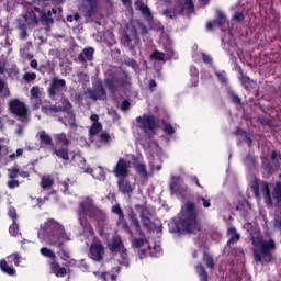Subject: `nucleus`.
<instances>
[{
  "mask_svg": "<svg viewBox=\"0 0 281 281\" xmlns=\"http://www.w3.org/2000/svg\"><path fill=\"white\" fill-rule=\"evenodd\" d=\"M38 236L47 240L53 247L59 249L58 256H60L61 260H69L71 258L69 249L65 248V243H69L71 236L67 234L63 224L54 218H49L41 226Z\"/></svg>",
  "mask_w": 281,
  "mask_h": 281,
  "instance_id": "nucleus-1",
  "label": "nucleus"
},
{
  "mask_svg": "<svg viewBox=\"0 0 281 281\" xmlns=\"http://www.w3.org/2000/svg\"><path fill=\"white\" fill-rule=\"evenodd\" d=\"M177 228L178 232L193 235L199 234V232L203 229L199 215L196 214L194 203L186 202L184 206H182L180 217L177 223Z\"/></svg>",
  "mask_w": 281,
  "mask_h": 281,
  "instance_id": "nucleus-2",
  "label": "nucleus"
},
{
  "mask_svg": "<svg viewBox=\"0 0 281 281\" xmlns=\"http://www.w3.org/2000/svg\"><path fill=\"white\" fill-rule=\"evenodd\" d=\"M254 245V260L255 262H266V265H269L271 260H273V251H276V240L269 239H252Z\"/></svg>",
  "mask_w": 281,
  "mask_h": 281,
  "instance_id": "nucleus-3",
  "label": "nucleus"
},
{
  "mask_svg": "<svg viewBox=\"0 0 281 281\" xmlns=\"http://www.w3.org/2000/svg\"><path fill=\"white\" fill-rule=\"evenodd\" d=\"M53 155H56L64 161H69V145L71 142L67 137L66 133H59L54 135Z\"/></svg>",
  "mask_w": 281,
  "mask_h": 281,
  "instance_id": "nucleus-4",
  "label": "nucleus"
},
{
  "mask_svg": "<svg viewBox=\"0 0 281 281\" xmlns=\"http://www.w3.org/2000/svg\"><path fill=\"white\" fill-rule=\"evenodd\" d=\"M137 124H139L140 131L148 135H155L159 128V123H157V117L153 114H143L142 116L136 117Z\"/></svg>",
  "mask_w": 281,
  "mask_h": 281,
  "instance_id": "nucleus-5",
  "label": "nucleus"
},
{
  "mask_svg": "<svg viewBox=\"0 0 281 281\" xmlns=\"http://www.w3.org/2000/svg\"><path fill=\"white\" fill-rule=\"evenodd\" d=\"M8 110L11 115H14L20 122H27L29 109L25 102L21 99H11L8 102Z\"/></svg>",
  "mask_w": 281,
  "mask_h": 281,
  "instance_id": "nucleus-6",
  "label": "nucleus"
},
{
  "mask_svg": "<svg viewBox=\"0 0 281 281\" xmlns=\"http://www.w3.org/2000/svg\"><path fill=\"white\" fill-rule=\"evenodd\" d=\"M40 254L44 256V258H49L50 260H53L49 263L50 273H54L56 278H65V276H67V268L60 267V263L56 261V254L53 252L52 249L47 247H42L40 249Z\"/></svg>",
  "mask_w": 281,
  "mask_h": 281,
  "instance_id": "nucleus-7",
  "label": "nucleus"
},
{
  "mask_svg": "<svg viewBox=\"0 0 281 281\" xmlns=\"http://www.w3.org/2000/svg\"><path fill=\"white\" fill-rule=\"evenodd\" d=\"M67 90V81L58 77H54L50 80V85L47 88L48 98L56 100L65 94Z\"/></svg>",
  "mask_w": 281,
  "mask_h": 281,
  "instance_id": "nucleus-8",
  "label": "nucleus"
},
{
  "mask_svg": "<svg viewBox=\"0 0 281 281\" xmlns=\"http://www.w3.org/2000/svg\"><path fill=\"white\" fill-rule=\"evenodd\" d=\"M98 213V207H95V204L93 203V199L87 196L85 198L77 209V216L78 218H93L95 214Z\"/></svg>",
  "mask_w": 281,
  "mask_h": 281,
  "instance_id": "nucleus-9",
  "label": "nucleus"
},
{
  "mask_svg": "<svg viewBox=\"0 0 281 281\" xmlns=\"http://www.w3.org/2000/svg\"><path fill=\"white\" fill-rule=\"evenodd\" d=\"M192 14L194 12V2L192 0H183V3H179L175 9H166L162 14L168 19H175L177 14H183L186 12Z\"/></svg>",
  "mask_w": 281,
  "mask_h": 281,
  "instance_id": "nucleus-10",
  "label": "nucleus"
},
{
  "mask_svg": "<svg viewBox=\"0 0 281 281\" xmlns=\"http://www.w3.org/2000/svg\"><path fill=\"white\" fill-rule=\"evenodd\" d=\"M139 41V36L137 35V27L132 26L127 30L125 34L121 37V44L123 47H127L130 52H135V44Z\"/></svg>",
  "mask_w": 281,
  "mask_h": 281,
  "instance_id": "nucleus-11",
  "label": "nucleus"
},
{
  "mask_svg": "<svg viewBox=\"0 0 281 281\" xmlns=\"http://www.w3.org/2000/svg\"><path fill=\"white\" fill-rule=\"evenodd\" d=\"M170 191L177 196H186V192H188V184L183 182V178H181V176L171 177Z\"/></svg>",
  "mask_w": 281,
  "mask_h": 281,
  "instance_id": "nucleus-12",
  "label": "nucleus"
},
{
  "mask_svg": "<svg viewBox=\"0 0 281 281\" xmlns=\"http://www.w3.org/2000/svg\"><path fill=\"white\" fill-rule=\"evenodd\" d=\"M111 212L112 214L117 215V227H122L124 232H126V234L133 237V229H131V226H128V222H126V218L124 217V211H122V206L120 204H115L112 206Z\"/></svg>",
  "mask_w": 281,
  "mask_h": 281,
  "instance_id": "nucleus-13",
  "label": "nucleus"
},
{
  "mask_svg": "<svg viewBox=\"0 0 281 281\" xmlns=\"http://www.w3.org/2000/svg\"><path fill=\"white\" fill-rule=\"evenodd\" d=\"M66 106H60L52 104L50 101H43V103L41 104L42 113H45V115H54V113H65L68 109H71V102H69V100H66Z\"/></svg>",
  "mask_w": 281,
  "mask_h": 281,
  "instance_id": "nucleus-14",
  "label": "nucleus"
},
{
  "mask_svg": "<svg viewBox=\"0 0 281 281\" xmlns=\"http://www.w3.org/2000/svg\"><path fill=\"white\" fill-rule=\"evenodd\" d=\"M128 168H131V161L120 158L113 168V175L116 179H126L128 177Z\"/></svg>",
  "mask_w": 281,
  "mask_h": 281,
  "instance_id": "nucleus-15",
  "label": "nucleus"
},
{
  "mask_svg": "<svg viewBox=\"0 0 281 281\" xmlns=\"http://www.w3.org/2000/svg\"><path fill=\"white\" fill-rule=\"evenodd\" d=\"M88 97L94 102L98 100H104V98H106V89H104L102 80H98L93 86V89L88 90Z\"/></svg>",
  "mask_w": 281,
  "mask_h": 281,
  "instance_id": "nucleus-16",
  "label": "nucleus"
},
{
  "mask_svg": "<svg viewBox=\"0 0 281 281\" xmlns=\"http://www.w3.org/2000/svg\"><path fill=\"white\" fill-rule=\"evenodd\" d=\"M30 101L34 109V111H38L41 109V104H43V91L38 86H33L30 90Z\"/></svg>",
  "mask_w": 281,
  "mask_h": 281,
  "instance_id": "nucleus-17",
  "label": "nucleus"
},
{
  "mask_svg": "<svg viewBox=\"0 0 281 281\" xmlns=\"http://www.w3.org/2000/svg\"><path fill=\"white\" fill-rule=\"evenodd\" d=\"M109 249L112 254H121V256H126V248H124V241L120 235H114L109 243Z\"/></svg>",
  "mask_w": 281,
  "mask_h": 281,
  "instance_id": "nucleus-18",
  "label": "nucleus"
},
{
  "mask_svg": "<svg viewBox=\"0 0 281 281\" xmlns=\"http://www.w3.org/2000/svg\"><path fill=\"white\" fill-rule=\"evenodd\" d=\"M136 210H140L139 218H140L143 227H145V229H148V232H153V229H155V224L153 223L150 217H148V207L142 206V205H136Z\"/></svg>",
  "mask_w": 281,
  "mask_h": 281,
  "instance_id": "nucleus-19",
  "label": "nucleus"
},
{
  "mask_svg": "<svg viewBox=\"0 0 281 281\" xmlns=\"http://www.w3.org/2000/svg\"><path fill=\"white\" fill-rule=\"evenodd\" d=\"M90 257L95 262H100L104 258V246L101 241H95L90 246Z\"/></svg>",
  "mask_w": 281,
  "mask_h": 281,
  "instance_id": "nucleus-20",
  "label": "nucleus"
},
{
  "mask_svg": "<svg viewBox=\"0 0 281 281\" xmlns=\"http://www.w3.org/2000/svg\"><path fill=\"white\" fill-rule=\"evenodd\" d=\"M227 234L231 237L226 243V246L224 248V254H229V251L232 250V247H234V244L238 243V240H240V234H238V232L236 231V227L231 226L227 229Z\"/></svg>",
  "mask_w": 281,
  "mask_h": 281,
  "instance_id": "nucleus-21",
  "label": "nucleus"
},
{
  "mask_svg": "<svg viewBox=\"0 0 281 281\" xmlns=\"http://www.w3.org/2000/svg\"><path fill=\"white\" fill-rule=\"evenodd\" d=\"M117 188H119V192H121V194H127V196H132L133 191L135 190V187H133L131 184V181L126 178H119Z\"/></svg>",
  "mask_w": 281,
  "mask_h": 281,
  "instance_id": "nucleus-22",
  "label": "nucleus"
},
{
  "mask_svg": "<svg viewBox=\"0 0 281 281\" xmlns=\"http://www.w3.org/2000/svg\"><path fill=\"white\" fill-rule=\"evenodd\" d=\"M7 172L8 179H18L19 177H22V179H27V177H30V171L21 169L19 165H14L7 169Z\"/></svg>",
  "mask_w": 281,
  "mask_h": 281,
  "instance_id": "nucleus-23",
  "label": "nucleus"
},
{
  "mask_svg": "<svg viewBox=\"0 0 281 281\" xmlns=\"http://www.w3.org/2000/svg\"><path fill=\"white\" fill-rule=\"evenodd\" d=\"M261 192L263 193V201L268 207H273V198L271 196V189H269V182H261Z\"/></svg>",
  "mask_w": 281,
  "mask_h": 281,
  "instance_id": "nucleus-24",
  "label": "nucleus"
},
{
  "mask_svg": "<svg viewBox=\"0 0 281 281\" xmlns=\"http://www.w3.org/2000/svg\"><path fill=\"white\" fill-rule=\"evenodd\" d=\"M38 138H40V145L42 148L50 146L52 150L54 151V139H52V136L47 134V132L41 131L38 133Z\"/></svg>",
  "mask_w": 281,
  "mask_h": 281,
  "instance_id": "nucleus-25",
  "label": "nucleus"
},
{
  "mask_svg": "<svg viewBox=\"0 0 281 281\" xmlns=\"http://www.w3.org/2000/svg\"><path fill=\"white\" fill-rule=\"evenodd\" d=\"M93 54H95V49H93V47H85L82 52L78 55L79 63H87V60H93Z\"/></svg>",
  "mask_w": 281,
  "mask_h": 281,
  "instance_id": "nucleus-26",
  "label": "nucleus"
},
{
  "mask_svg": "<svg viewBox=\"0 0 281 281\" xmlns=\"http://www.w3.org/2000/svg\"><path fill=\"white\" fill-rule=\"evenodd\" d=\"M78 223L82 227L83 234H87L88 236H93L95 234V232L93 231V226L91 225V223H89V220H87V217L78 218Z\"/></svg>",
  "mask_w": 281,
  "mask_h": 281,
  "instance_id": "nucleus-27",
  "label": "nucleus"
},
{
  "mask_svg": "<svg viewBox=\"0 0 281 281\" xmlns=\"http://www.w3.org/2000/svg\"><path fill=\"white\" fill-rule=\"evenodd\" d=\"M98 14V2H90L88 7H85L83 16L86 19H91Z\"/></svg>",
  "mask_w": 281,
  "mask_h": 281,
  "instance_id": "nucleus-28",
  "label": "nucleus"
},
{
  "mask_svg": "<svg viewBox=\"0 0 281 281\" xmlns=\"http://www.w3.org/2000/svg\"><path fill=\"white\" fill-rule=\"evenodd\" d=\"M136 10L140 11V14L145 16V19H153V12L150 11V8L146 5L144 2L138 1L135 3Z\"/></svg>",
  "mask_w": 281,
  "mask_h": 281,
  "instance_id": "nucleus-29",
  "label": "nucleus"
},
{
  "mask_svg": "<svg viewBox=\"0 0 281 281\" xmlns=\"http://www.w3.org/2000/svg\"><path fill=\"white\" fill-rule=\"evenodd\" d=\"M195 271L199 276L200 281H210V274H207V270H205L203 263H198L195 267Z\"/></svg>",
  "mask_w": 281,
  "mask_h": 281,
  "instance_id": "nucleus-30",
  "label": "nucleus"
},
{
  "mask_svg": "<svg viewBox=\"0 0 281 281\" xmlns=\"http://www.w3.org/2000/svg\"><path fill=\"white\" fill-rule=\"evenodd\" d=\"M0 269L1 272L7 273V276H16V270L13 267H10L5 259L0 260Z\"/></svg>",
  "mask_w": 281,
  "mask_h": 281,
  "instance_id": "nucleus-31",
  "label": "nucleus"
},
{
  "mask_svg": "<svg viewBox=\"0 0 281 281\" xmlns=\"http://www.w3.org/2000/svg\"><path fill=\"white\" fill-rule=\"evenodd\" d=\"M257 122H259L261 126H268L269 128H276V126H278L273 119L266 117L265 115L258 116Z\"/></svg>",
  "mask_w": 281,
  "mask_h": 281,
  "instance_id": "nucleus-32",
  "label": "nucleus"
},
{
  "mask_svg": "<svg viewBox=\"0 0 281 281\" xmlns=\"http://www.w3.org/2000/svg\"><path fill=\"white\" fill-rule=\"evenodd\" d=\"M272 199L276 203H281V181H277L272 189Z\"/></svg>",
  "mask_w": 281,
  "mask_h": 281,
  "instance_id": "nucleus-33",
  "label": "nucleus"
},
{
  "mask_svg": "<svg viewBox=\"0 0 281 281\" xmlns=\"http://www.w3.org/2000/svg\"><path fill=\"white\" fill-rule=\"evenodd\" d=\"M189 74L191 76V87H198L199 85V69L196 66H191Z\"/></svg>",
  "mask_w": 281,
  "mask_h": 281,
  "instance_id": "nucleus-34",
  "label": "nucleus"
},
{
  "mask_svg": "<svg viewBox=\"0 0 281 281\" xmlns=\"http://www.w3.org/2000/svg\"><path fill=\"white\" fill-rule=\"evenodd\" d=\"M18 30H20V38L21 41L27 40V23L19 20Z\"/></svg>",
  "mask_w": 281,
  "mask_h": 281,
  "instance_id": "nucleus-35",
  "label": "nucleus"
},
{
  "mask_svg": "<svg viewBox=\"0 0 281 281\" xmlns=\"http://www.w3.org/2000/svg\"><path fill=\"white\" fill-rule=\"evenodd\" d=\"M133 167L135 168L137 175H140V177H148V171L146 170V162H133Z\"/></svg>",
  "mask_w": 281,
  "mask_h": 281,
  "instance_id": "nucleus-36",
  "label": "nucleus"
},
{
  "mask_svg": "<svg viewBox=\"0 0 281 281\" xmlns=\"http://www.w3.org/2000/svg\"><path fill=\"white\" fill-rule=\"evenodd\" d=\"M0 98H10V88L2 77H0Z\"/></svg>",
  "mask_w": 281,
  "mask_h": 281,
  "instance_id": "nucleus-37",
  "label": "nucleus"
},
{
  "mask_svg": "<svg viewBox=\"0 0 281 281\" xmlns=\"http://www.w3.org/2000/svg\"><path fill=\"white\" fill-rule=\"evenodd\" d=\"M195 203L198 205H201V203H202V205L205 210H207L209 207H212V201L207 198H203V195H201V194L195 195Z\"/></svg>",
  "mask_w": 281,
  "mask_h": 281,
  "instance_id": "nucleus-38",
  "label": "nucleus"
},
{
  "mask_svg": "<svg viewBox=\"0 0 281 281\" xmlns=\"http://www.w3.org/2000/svg\"><path fill=\"white\" fill-rule=\"evenodd\" d=\"M54 186V178L52 176H44L41 180V188L43 190H49Z\"/></svg>",
  "mask_w": 281,
  "mask_h": 281,
  "instance_id": "nucleus-39",
  "label": "nucleus"
},
{
  "mask_svg": "<svg viewBox=\"0 0 281 281\" xmlns=\"http://www.w3.org/2000/svg\"><path fill=\"white\" fill-rule=\"evenodd\" d=\"M202 260L205 263L207 269H214V256H212L207 252H204Z\"/></svg>",
  "mask_w": 281,
  "mask_h": 281,
  "instance_id": "nucleus-40",
  "label": "nucleus"
},
{
  "mask_svg": "<svg viewBox=\"0 0 281 281\" xmlns=\"http://www.w3.org/2000/svg\"><path fill=\"white\" fill-rule=\"evenodd\" d=\"M214 25H218V27H223L225 23H227V18L224 15L223 12L218 11L216 14V20L213 21Z\"/></svg>",
  "mask_w": 281,
  "mask_h": 281,
  "instance_id": "nucleus-41",
  "label": "nucleus"
},
{
  "mask_svg": "<svg viewBox=\"0 0 281 281\" xmlns=\"http://www.w3.org/2000/svg\"><path fill=\"white\" fill-rule=\"evenodd\" d=\"M37 71H40V74H43V76H45V74H52V71H54V67H52V63L47 61L44 65H40L37 68Z\"/></svg>",
  "mask_w": 281,
  "mask_h": 281,
  "instance_id": "nucleus-42",
  "label": "nucleus"
},
{
  "mask_svg": "<svg viewBox=\"0 0 281 281\" xmlns=\"http://www.w3.org/2000/svg\"><path fill=\"white\" fill-rule=\"evenodd\" d=\"M30 47H32V42H27L26 45L20 49L22 58H34V55L30 54Z\"/></svg>",
  "mask_w": 281,
  "mask_h": 281,
  "instance_id": "nucleus-43",
  "label": "nucleus"
},
{
  "mask_svg": "<svg viewBox=\"0 0 281 281\" xmlns=\"http://www.w3.org/2000/svg\"><path fill=\"white\" fill-rule=\"evenodd\" d=\"M41 21H42V23H46L47 25L54 24V18H52V11L42 12Z\"/></svg>",
  "mask_w": 281,
  "mask_h": 281,
  "instance_id": "nucleus-44",
  "label": "nucleus"
},
{
  "mask_svg": "<svg viewBox=\"0 0 281 281\" xmlns=\"http://www.w3.org/2000/svg\"><path fill=\"white\" fill-rule=\"evenodd\" d=\"M100 131H102V123H92V125L89 128L90 137H95V135H98Z\"/></svg>",
  "mask_w": 281,
  "mask_h": 281,
  "instance_id": "nucleus-45",
  "label": "nucleus"
},
{
  "mask_svg": "<svg viewBox=\"0 0 281 281\" xmlns=\"http://www.w3.org/2000/svg\"><path fill=\"white\" fill-rule=\"evenodd\" d=\"M98 139L100 144H109L110 142H112L111 134H109V132L106 131L101 132L98 135Z\"/></svg>",
  "mask_w": 281,
  "mask_h": 281,
  "instance_id": "nucleus-46",
  "label": "nucleus"
},
{
  "mask_svg": "<svg viewBox=\"0 0 281 281\" xmlns=\"http://www.w3.org/2000/svg\"><path fill=\"white\" fill-rule=\"evenodd\" d=\"M131 225L135 227L136 232H142V225L139 224V220L137 218V214L131 213L130 215Z\"/></svg>",
  "mask_w": 281,
  "mask_h": 281,
  "instance_id": "nucleus-47",
  "label": "nucleus"
},
{
  "mask_svg": "<svg viewBox=\"0 0 281 281\" xmlns=\"http://www.w3.org/2000/svg\"><path fill=\"white\" fill-rule=\"evenodd\" d=\"M245 164L249 169L256 168V164H258V159L251 156V154H248L245 158Z\"/></svg>",
  "mask_w": 281,
  "mask_h": 281,
  "instance_id": "nucleus-48",
  "label": "nucleus"
},
{
  "mask_svg": "<svg viewBox=\"0 0 281 281\" xmlns=\"http://www.w3.org/2000/svg\"><path fill=\"white\" fill-rule=\"evenodd\" d=\"M104 85L110 91V93H117V86H115V80L114 79H105Z\"/></svg>",
  "mask_w": 281,
  "mask_h": 281,
  "instance_id": "nucleus-49",
  "label": "nucleus"
},
{
  "mask_svg": "<svg viewBox=\"0 0 281 281\" xmlns=\"http://www.w3.org/2000/svg\"><path fill=\"white\" fill-rule=\"evenodd\" d=\"M214 74L222 85H227V72L225 70H216Z\"/></svg>",
  "mask_w": 281,
  "mask_h": 281,
  "instance_id": "nucleus-50",
  "label": "nucleus"
},
{
  "mask_svg": "<svg viewBox=\"0 0 281 281\" xmlns=\"http://www.w3.org/2000/svg\"><path fill=\"white\" fill-rule=\"evenodd\" d=\"M240 74H241V85L245 89L249 88V85H251V82H254V80H251V78L243 75V69H240Z\"/></svg>",
  "mask_w": 281,
  "mask_h": 281,
  "instance_id": "nucleus-51",
  "label": "nucleus"
},
{
  "mask_svg": "<svg viewBox=\"0 0 281 281\" xmlns=\"http://www.w3.org/2000/svg\"><path fill=\"white\" fill-rule=\"evenodd\" d=\"M270 160H271L270 164H272L274 168H280V160L278 159V153L276 150L271 153Z\"/></svg>",
  "mask_w": 281,
  "mask_h": 281,
  "instance_id": "nucleus-52",
  "label": "nucleus"
},
{
  "mask_svg": "<svg viewBox=\"0 0 281 281\" xmlns=\"http://www.w3.org/2000/svg\"><path fill=\"white\" fill-rule=\"evenodd\" d=\"M228 98L233 102V104H241L243 102L240 100V97H238V94H236L234 91L228 92Z\"/></svg>",
  "mask_w": 281,
  "mask_h": 281,
  "instance_id": "nucleus-53",
  "label": "nucleus"
},
{
  "mask_svg": "<svg viewBox=\"0 0 281 281\" xmlns=\"http://www.w3.org/2000/svg\"><path fill=\"white\" fill-rule=\"evenodd\" d=\"M263 170L267 175H273L276 172V166L272 162H263Z\"/></svg>",
  "mask_w": 281,
  "mask_h": 281,
  "instance_id": "nucleus-54",
  "label": "nucleus"
},
{
  "mask_svg": "<svg viewBox=\"0 0 281 281\" xmlns=\"http://www.w3.org/2000/svg\"><path fill=\"white\" fill-rule=\"evenodd\" d=\"M251 190L255 194V196H260V183H258V180L255 179L251 184Z\"/></svg>",
  "mask_w": 281,
  "mask_h": 281,
  "instance_id": "nucleus-55",
  "label": "nucleus"
},
{
  "mask_svg": "<svg viewBox=\"0 0 281 281\" xmlns=\"http://www.w3.org/2000/svg\"><path fill=\"white\" fill-rule=\"evenodd\" d=\"M9 233L11 236H18L19 235V224L16 222H13L9 227Z\"/></svg>",
  "mask_w": 281,
  "mask_h": 281,
  "instance_id": "nucleus-56",
  "label": "nucleus"
},
{
  "mask_svg": "<svg viewBox=\"0 0 281 281\" xmlns=\"http://www.w3.org/2000/svg\"><path fill=\"white\" fill-rule=\"evenodd\" d=\"M7 186L10 190H14V188H19V186H21V182H19V180L14 178V179L8 180Z\"/></svg>",
  "mask_w": 281,
  "mask_h": 281,
  "instance_id": "nucleus-57",
  "label": "nucleus"
},
{
  "mask_svg": "<svg viewBox=\"0 0 281 281\" xmlns=\"http://www.w3.org/2000/svg\"><path fill=\"white\" fill-rule=\"evenodd\" d=\"M23 80H25V82H32L36 80V72H25L23 75Z\"/></svg>",
  "mask_w": 281,
  "mask_h": 281,
  "instance_id": "nucleus-58",
  "label": "nucleus"
},
{
  "mask_svg": "<svg viewBox=\"0 0 281 281\" xmlns=\"http://www.w3.org/2000/svg\"><path fill=\"white\" fill-rule=\"evenodd\" d=\"M132 247H134V249H139V247H144V238H134L132 240Z\"/></svg>",
  "mask_w": 281,
  "mask_h": 281,
  "instance_id": "nucleus-59",
  "label": "nucleus"
},
{
  "mask_svg": "<svg viewBox=\"0 0 281 281\" xmlns=\"http://www.w3.org/2000/svg\"><path fill=\"white\" fill-rule=\"evenodd\" d=\"M124 64L127 66V67H131L132 69H137L139 66L137 65V61L133 58H127L125 59Z\"/></svg>",
  "mask_w": 281,
  "mask_h": 281,
  "instance_id": "nucleus-60",
  "label": "nucleus"
},
{
  "mask_svg": "<svg viewBox=\"0 0 281 281\" xmlns=\"http://www.w3.org/2000/svg\"><path fill=\"white\" fill-rule=\"evenodd\" d=\"M166 55L159 50H154L151 54V58H154V60H164V57Z\"/></svg>",
  "mask_w": 281,
  "mask_h": 281,
  "instance_id": "nucleus-61",
  "label": "nucleus"
},
{
  "mask_svg": "<svg viewBox=\"0 0 281 281\" xmlns=\"http://www.w3.org/2000/svg\"><path fill=\"white\" fill-rule=\"evenodd\" d=\"M68 125L70 126V128H78V124L76 123V115L75 114H71L69 117H68Z\"/></svg>",
  "mask_w": 281,
  "mask_h": 281,
  "instance_id": "nucleus-62",
  "label": "nucleus"
},
{
  "mask_svg": "<svg viewBox=\"0 0 281 281\" xmlns=\"http://www.w3.org/2000/svg\"><path fill=\"white\" fill-rule=\"evenodd\" d=\"M164 132H165L167 135H175V127H172V124L167 123V124H165V126H164Z\"/></svg>",
  "mask_w": 281,
  "mask_h": 281,
  "instance_id": "nucleus-63",
  "label": "nucleus"
},
{
  "mask_svg": "<svg viewBox=\"0 0 281 281\" xmlns=\"http://www.w3.org/2000/svg\"><path fill=\"white\" fill-rule=\"evenodd\" d=\"M8 215L12 218L13 223L19 218V215H16V209L14 207L9 209Z\"/></svg>",
  "mask_w": 281,
  "mask_h": 281,
  "instance_id": "nucleus-64",
  "label": "nucleus"
}]
</instances>
